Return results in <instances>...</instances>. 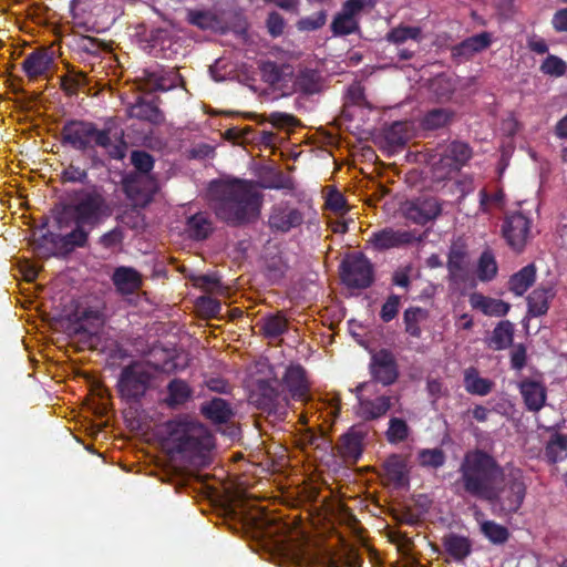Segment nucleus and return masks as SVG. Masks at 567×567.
Instances as JSON below:
<instances>
[{"instance_id": "f3484780", "label": "nucleus", "mask_w": 567, "mask_h": 567, "mask_svg": "<svg viewBox=\"0 0 567 567\" xmlns=\"http://www.w3.org/2000/svg\"><path fill=\"white\" fill-rule=\"evenodd\" d=\"M492 44V34L483 31L451 47V59L455 64L470 61L475 54L483 52Z\"/></svg>"}, {"instance_id": "a19ab883", "label": "nucleus", "mask_w": 567, "mask_h": 567, "mask_svg": "<svg viewBox=\"0 0 567 567\" xmlns=\"http://www.w3.org/2000/svg\"><path fill=\"white\" fill-rule=\"evenodd\" d=\"M406 122H394L384 130V141L386 146L392 150H402L410 140Z\"/></svg>"}, {"instance_id": "37998d69", "label": "nucleus", "mask_w": 567, "mask_h": 567, "mask_svg": "<svg viewBox=\"0 0 567 567\" xmlns=\"http://www.w3.org/2000/svg\"><path fill=\"white\" fill-rule=\"evenodd\" d=\"M385 40L392 44H403L408 40L420 42L422 40V29L414 25L400 24L392 28L386 34Z\"/></svg>"}, {"instance_id": "79ce46f5", "label": "nucleus", "mask_w": 567, "mask_h": 567, "mask_svg": "<svg viewBox=\"0 0 567 567\" xmlns=\"http://www.w3.org/2000/svg\"><path fill=\"white\" fill-rule=\"evenodd\" d=\"M427 311L421 307H410L403 313V323L405 332L413 337L420 338L422 330L420 323L427 319Z\"/></svg>"}, {"instance_id": "864d4df0", "label": "nucleus", "mask_w": 567, "mask_h": 567, "mask_svg": "<svg viewBox=\"0 0 567 567\" xmlns=\"http://www.w3.org/2000/svg\"><path fill=\"white\" fill-rule=\"evenodd\" d=\"M261 79L270 84L278 85L284 78L282 68L274 61H266L260 66Z\"/></svg>"}, {"instance_id": "4be33fe9", "label": "nucleus", "mask_w": 567, "mask_h": 567, "mask_svg": "<svg viewBox=\"0 0 567 567\" xmlns=\"http://www.w3.org/2000/svg\"><path fill=\"white\" fill-rule=\"evenodd\" d=\"M53 65L52 53L45 48L30 52L23 60L21 68L30 81L45 76Z\"/></svg>"}, {"instance_id": "ea45409f", "label": "nucleus", "mask_w": 567, "mask_h": 567, "mask_svg": "<svg viewBox=\"0 0 567 567\" xmlns=\"http://www.w3.org/2000/svg\"><path fill=\"white\" fill-rule=\"evenodd\" d=\"M258 326L264 337L268 339L279 338L288 330V321L281 312L261 318Z\"/></svg>"}, {"instance_id": "052dcab7", "label": "nucleus", "mask_w": 567, "mask_h": 567, "mask_svg": "<svg viewBox=\"0 0 567 567\" xmlns=\"http://www.w3.org/2000/svg\"><path fill=\"white\" fill-rule=\"evenodd\" d=\"M401 298L398 295H390L381 307L380 318L383 322L392 321L399 313Z\"/></svg>"}, {"instance_id": "0e129e2a", "label": "nucleus", "mask_w": 567, "mask_h": 567, "mask_svg": "<svg viewBox=\"0 0 567 567\" xmlns=\"http://www.w3.org/2000/svg\"><path fill=\"white\" fill-rule=\"evenodd\" d=\"M159 69L148 70L145 69L142 71V75L140 76L141 90L146 92H156L157 86H159Z\"/></svg>"}, {"instance_id": "6e6d98bb", "label": "nucleus", "mask_w": 567, "mask_h": 567, "mask_svg": "<svg viewBox=\"0 0 567 567\" xmlns=\"http://www.w3.org/2000/svg\"><path fill=\"white\" fill-rule=\"evenodd\" d=\"M131 163L135 169L141 174H148L154 167L153 156L142 150H136L131 153Z\"/></svg>"}, {"instance_id": "f03ea898", "label": "nucleus", "mask_w": 567, "mask_h": 567, "mask_svg": "<svg viewBox=\"0 0 567 567\" xmlns=\"http://www.w3.org/2000/svg\"><path fill=\"white\" fill-rule=\"evenodd\" d=\"M458 475L454 483L455 494L485 502L495 485L504 478V468L492 454L475 449L464 454Z\"/></svg>"}, {"instance_id": "7c9ffc66", "label": "nucleus", "mask_w": 567, "mask_h": 567, "mask_svg": "<svg viewBox=\"0 0 567 567\" xmlns=\"http://www.w3.org/2000/svg\"><path fill=\"white\" fill-rule=\"evenodd\" d=\"M116 289L125 295L133 293L142 286V277L137 270L121 266L114 270L112 277Z\"/></svg>"}, {"instance_id": "a878e982", "label": "nucleus", "mask_w": 567, "mask_h": 567, "mask_svg": "<svg viewBox=\"0 0 567 567\" xmlns=\"http://www.w3.org/2000/svg\"><path fill=\"white\" fill-rule=\"evenodd\" d=\"M468 302L475 310L482 311L489 317H504L508 313L511 305L501 299L484 296L481 292L470 295Z\"/></svg>"}, {"instance_id": "5701e85b", "label": "nucleus", "mask_w": 567, "mask_h": 567, "mask_svg": "<svg viewBox=\"0 0 567 567\" xmlns=\"http://www.w3.org/2000/svg\"><path fill=\"white\" fill-rule=\"evenodd\" d=\"M293 90L306 96L320 94L324 90V78L316 69H300L293 79Z\"/></svg>"}, {"instance_id": "ddd939ff", "label": "nucleus", "mask_w": 567, "mask_h": 567, "mask_svg": "<svg viewBox=\"0 0 567 567\" xmlns=\"http://www.w3.org/2000/svg\"><path fill=\"white\" fill-rule=\"evenodd\" d=\"M303 223V214L288 202L275 204L268 217V225L272 231L286 234Z\"/></svg>"}, {"instance_id": "72a5a7b5", "label": "nucleus", "mask_w": 567, "mask_h": 567, "mask_svg": "<svg viewBox=\"0 0 567 567\" xmlns=\"http://www.w3.org/2000/svg\"><path fill=\"white\" fill-rule=\"evenodd\" d=\"M536 280V267L528 264L517 272L513 274L508 280V290L515 296L522 297Z\"/></svg>"}, {"instance_id": "338daca9", "label": "nucleus", "mask_w": 567, "mask_h": 567, "mask_svg": "<svg viewBox=\"0 0 567 567\" xmlns=\"http://www.w3.org/2000/svg\"><path fill=\"white\" fill-rule=\"evenodd\" d=\"M265 188L269 189H295V182L291 177L285 175L282 172H277L275 175L264 185Z\"/></svg>"}, {"instance_id": "2eb2a0df", "label": "nucleus", "mask_w": 567, "mask_h": 567, "mask_svg": "<svg viewBox=\"0 0 567 567\" xmlns=\"http://www.w3.org/2000/svg\"><path fill=\"white\" fill-rule=\"evenodd\" d=\"M159 97L148 99L145 95H137L135 101L127 106L130 118L147 122L152 125H161L165 122L164 112L159 109Z\"/></svg>"}, {"instance_id": "f257e3e1", "label": "nucleus", "mask_w": 567, "mask_h": 567, "mask_svg": "<svg viewBox=\"0 0 567 567\" xmlns=\"http://www.w3.org/2000/svg\"><path fill=\"white\" fill-rule=\"evenodd\" d=\"M208 197L216 217L230 227H243L260 217L264 195L252 181L214 179Z\"/></svg>"}, {"instance_id": "20e7f679", "label": "nucleus", "mask_w": 567, "mask_h": 567, "mask_svg": "<svg viewBox=\"0 0 567 567\" xmlns=\"http://www.w3.org/2000/svg\"><path fill=\"white\" fill-rule=\"evenodd\" d=\"M109 216V205L102 194L96 190H80L78 198L63 207L55 217L59 229L69 227L70 217L74 224L89 226L91 229L100 225Z\"/></svg>"}, {"instance_id": "cd10ccee", "label": "nucleus", "mask_w": 567, "mask_h": 567, "mask_svg": "<svg viewBox=\"0 0 567 567\" xmlns=\"http://www.w3.org/2000/svg\"><path fill=\"white\" fill-rule=\"evenodd\" d=\"M103 326V313L97 309L87 308L79 315L74 324V332L89 338L97 337Z\"/></svg>"}, {"instance_id": "423d86ee", "label": "nucleus", "mask_w": 567, "mask_h": 567, "mask_svg": "<svg viewBox=\"0 0 567 567\" xmlns=\"http://www.w3.org/2000/svg\"><path fill=\"white\" fill-rule=\"evenodd\" d=\"M61 143L82 153L90 152L89 157L94 165L100 163L94 146H106L109 128L100 130L96 124L83 120H69L61 130Z\"/></svg>"}, {"instance_id": "c85d7f7f", "label": "nucleus", "mask_w": 567, "mask_h": 567, "mask_svg": "<svg viewBox=\"0 0 567 567\" xmlns=\"http://www.w3.org/2000/svg\"><path fill=\"white\" fill-rule=\"evenodd\" d=\"M214 224L207 213L199 212L189 216L185 224L187 236L196 241L207 239L214 231Z\"/></svg>"}, {"instance_id": "680f3d73", "label": "nucleus", "mask_w": 567, "mask_h": 567, "mask_svg": "<svg viewBox=\"0 0 567 567\" xmlns=\"http://www.w3.org/2000/svg\"><path fill=\"white\" fill-rule=\"evenodd\" d=\"M262 121L271 123L277 128L293 127L299 123L296 116L284 112H272L267 116L264 115Z\"/></svg>"}, {"instance_id": "c756f323", "label": "nucleus", "mask_w": 567, "mask_h": 567, "mask_svg": "<svg viewBox=\"0 0 567 567\" xmlns=\"http://www.w3.org/2000/svg\"><path fill=\"white\" fill-rule=\"evenodd\" d=\"M200 413L214 424H225L234 416L230 404L221 398H214L203 403Z\"/></svg>"}, {"instance_id": "69168bd1", "label": "nucleus", "mask_w": 567, "mask_h": 567, "mask_svg": "<svg viewBox=\"0 0 567 567\" xmlns=\"http://www.w3.org/2000/svg\"><path fill=\"white\" fill-rule=\"evenodd\" d=\"M179 81L181 75L175 70L159 69V86H157V90L162 92L169 91L175 89Z\"/></svg>"}, {"instance_id": "49530a36", "label": "nucleus", "mask_w": 567, "mask_h": 567, "mask_svg": "<svg viewBox=\"0 0 567 567\" xmlns=\"http://www.w3.org/2000/svg\"><path fill=\"white\" fill-rule=\"evenodd\" d=\"M545 456L551 464L563 461L567 456V434L553 435L545 447Z\"/></svg>"}, {"instance_id": "9d476101", "label": "nucleus", "mask_w": 567, "mask_h": 567, "mask_svg": "<svg viewBox=\"0 0 567 567\" xmlns=\"http://www.w3.org/2000/svg\"><path fill=\"white\" fill-rule=\"evenodd\" d=\"M282 554L296 567H338L330 551L311 547L306 540L284 544Z\"/></svg>"}, {"instance_id": "7ed1b4c3", "label": "nucleus", "mask_w": 567, "mask_h": 567, "mask_svg": "<svg viewBox=\"0 0 567 567\" xmlns=\"http://www.w3.org/2000/svg\"><path fill=\"white\" fill-rule=\"evenodd\" d=\"M166 444L189 460L203 458L214 445L213 435L202 422L178 415L164 424Z\"/></svg>"}, {"instance_id": "bb28decb", "label": "nucleus", "mask_w": 567, "mask_h": 567, "mask_svg": "<svg viewBox=\"0 0 567 567\" xmlns=\"http://www.w3.org/2000/svg\"><path fill=\"white\" fill-rule=\"evenodd\" d=\"M467 251L464 246L453 245L447 255L449 280L461 284L466 280Z\"/></svg>"}, {"instance_id": "b1692460", "label": "nucleus", "mask_w": 567, "mask_h": 567, "mask_svg": "<svg viewBox=\"0 0 567 567\" xmlns=\"http://www.w3.org/2000/svg\"><path fill=\"white\" fill-rule=\"evenodd\" d=\"M51 243L64 255L74 251L76 248L87 246L90 231L84 226L75 224L73 230L65 235L51 234Z\"/></svg>"}, {"instance_id": "0eeeda50", "label": "nucleus", "mask_w": 567, "mask_h": 567, "mask_svg": "<svg viewBox=\"0 0 567 567\" xmlns=\"http://www.w3.org/2000/svg\"><path fill=\"white\" fill-rule=\"evenodd\" d=\"M250 402L275 420H285L289 396L278 379H259L249 395Z\"/></svg>"}, {"instance_id": "de8ad7c7", "label": "nucleus", "mask_w": 567, "mask_h": 567, "mask_svg": "<svg viewBox=\"0 0 567 567\" xmlns=\"http://www.w3.org/2000/svg\"><path fill=\"white\" fill-rule=\"evenodd\" d=\"M187 21L202 30H216L219 25L218 17L210 10H188Z\"/></svg>"}, {"instance_id": "13d9d810", "label": "nucleus", "mask_w": 567, "mask_h": 567, "mask_svg": "<svg viewBox=\"0 0 567 567\" xmlns=\"http://www.w3.org/2000/svg\"><path fill=\"white\" fill-rule=\"evenodd\" d=\"M434 94L441 100H449L454 93V84L452 80L445 75L436 76L431 85Z\"/></svg>"}, {"instance_id": "774afa93", "label": "nucleus", "mask_w": 567, "mask_h": 567, "mask_svg": "<svg viewBox=\"0 0 567 567\" xmlns=\"http://www.w3.org/2000/svg\"><path fill=\"white\" fill-rule=\"evenodd\" d=\"M326 206L338 214H343L348 210L344 196L337 189L329 192L326 198Z\"/></svg>"}, {"instance_id": "1a4fd4ad", "label": "nucleus", "mask_w": 567, "mask_h": 567, "mask_svg": "<svg viewBox=\"0 0 567 567\" xmlns=\"http://www.w3.org/2000/svg\"><path fill=\"white\" fill-rule=\"evenodd\" d=\"M153 375L140 362L124 367L117 380L120 396L128 402H140L151 386Z\"/></svg>"}, {"instance_id": "aec40b11", "label": "nucleus", "mask_w": 567, "mask_h": 567, "mask_svg": "<svg viewBox=\"0 0 567 567\" xmlns=\"http://www.w3.org/2000/svg\"><path fill=\"white\" fill-rule=\"evenodd\" d=\"M282 388L288 393L289 399L302 401L307 398L309 392V383L306 375V370L300 364H292L286 369V372L280 381Z\"/></svg>"}, {"instance_id": "c03bdc74", "label": "nucleus", "mask_w": 567, "mask_h": 567, "mask_svg": "<svg viewBox=\"0 0 567 567\" xmlns=\"http://www.w3.org/2000/svg\"><path fill=\"white\" fill-rule=\"evenodd\" d=\"M480 530L483 536L494 545L505 544L511 536L508 528L494 520H483L480 523Z\"/></svg>"}, {"instance_id": "4c0bfd02", "label": "nucleus", "mask_w": 567, "mask_h": 567, "mask_svg": "<svg viewBox=\"0 0 567 567\" xmlns=\"http://www.w3.org/2000/svg\"><path fill=\"white\" fill-rule=\"evenodd\" d=\"M495 383L486 378H482L477 369L471 367L464 372V388L467 393L485 396L489 394Z\"/></svg>"}, {"instance_id": "dca6fc26", "label": "nucleus", "mask_w": 567, "mask_h": 567, "mask_svg": "<svg viewBox=\"0 0 567 567\" xmlns=\"http://www.w3.org/2000/svg\"><path fill=\"white\" fill-rule=\"evenodd\" d=\"M367 386V383H360L355 388V393L358 396V408L357 414L364 421H373L386 415L389 410L392 408V396L390 395H380L374 399L362 398L360 393Z\"/></svg>"}, {"instance_id": "6e6552de", "label": "nucleus", "mask_w": 567, "mask_h": 567, "mask_svg": "<svg viewBox=\"0 0 567 567\" xmlns=\"http://www.w3.org/2000/svg\"><path fill=\"white\" fill-rule=\"evenodd\" d=\"M341 281L351 289H367L374 282V266L361 251L348 254L340 264Z\"/></svg>"}, {"instance_id": "f704fd0d", "label": "nucleus", "mask_w": 567, "mask_h": 567, "mask_svg": "<svg viewBox=\"0 0 567 567\" xmlns=\"http://www.w3.org/2000/svg\"><path fill=\"white\" fill-rule=\"evenodd\" d=\"M364 435L360 431L351 430L346 433L339 445V453L346 461L357 462L362 455Z\"/></svg>"}, {"instance_id": "58836bf2", "label": "nucleus", "mask_w": 567, "mask_h": 567, "mask_svg": "<svg viewBox=\"0 0 567 567\" xmlns=\"http://www.w3.org/2000/svg\"><path fill=\"white\" fill-rule=\"evenodd\" d=\"M514 331V324L509 320L499 321L488 339V347L494 350L507 349L513 343Z\"/></svg>"}, {"instance_id": "4d7b16f0", "label": "nucleus", "mask_w": 567, "mask_h": 567, "mask_svg": "<svg viewBox=\"0 0 567 567\" xmlns=\"http://www.w3.org/2000/svg\"><path fill=\"white\" fill-rule=\"evenodd\" d=\"M327 21L326 11H318L309 17H305L297 22V29L299 31H315L322 28Z\"/></svg>"}, {"instance_id": "603ef678", "label": "nucleus", "mask_w": 567, "mask_h": 567, "mask_svg": "<svg viewBox=\"0 0 567 567\" xmlns=\"http://www.w3.org/2000/svg\"><path fill=\"white\" fill-rule=\"evenodd\" d=\"M540 71L550 76H563L567 71V63L559 56L549 54L540 64Z\"/></svg>"}, {"instance_id": "09e8293b", "label": "nucleus", "mask_w": 567, "mask_h": 567, "mask_svg": "<svg viewBox=\"0 0 567 567\" xmlns=\"http://www.w3.org/2000/svg\"><path fill=\"white\" fill-rule=\"evenodd\" d=\"M417 462L421 467L437 470L446 462V454L440 447L422 449L417 452Z\"/></svg>"}, {"instance_id": "2f4dec72", "label": "nucleus", "mask_w": 567, "mask_h": 567, "mask_svg": "<svg viewBox=\"0 0 567 567\" xmlns=\"http://www.w3.org/2000/svg\"><path fill=\"white\" fill-rule=\"evenodd\" d=\"M167 395L164 403L171 408L176 409L184 405L193 396V389L183 380L175 378L171 380L166 386Z\"/></svg>"}, {"instance_id": "3c124183", "label": "nucleus", "mask_w": 567, "mask_h": 567, "mask_svg": "<svg viewBox=\"0 0 567 567\" xmlns=\"http://www.w3.org/2000/svg\"><path fill=\"white\" fill-rule=\"evenodd\" d=\"M330 28L333 35L344 37L359 31L360 25L358 19L346 17L339 12L333 18Z\"/></svg>"}, {"instance_id": "a18cd8bd", "label": "nucleus", "mask_w": 567, "mask_h": 567, "mask_svg": "<svg viewBox=\"0 0 567 567\" xmlns=\"http://www.w3.org/2000/svg\"><path fill=\"white\" fill-rule=\"evenodd\" d=\"M498 271L495 256L491 249H485L477 262V278L483 282L492 281Z\"/></svg>"}, {"instance_id": "4468645a", "label": "nucleus", "mask_w": 567, "mask_h": 567, "mask_svg": "<svg viewBox=\"0 0 567 567\" xmlns=\"http://www.w3.org/2000/svg\"><path fill=\"white\" fill-rule=\"evenodd\" d=\"M417 240H420V238H417L413 231L385 227L381 230L373 231L368 243L373 249L384 251L392 248L404 247Z\"/></svg>"}, {"instance_id": "412c9836", "label": "nucleus", "mask_w": 567, "mask_h": 567, "mask_svg": "<svg viewBox=\"0 0 567 567\" xmlns=\"http://www.w3.org/2000/svg\"><path fill=\"white\" fill-rule=\"evenodd\" d=\"M473 156L472 147L462 141L451 142L444 150L440 163L447 168L446 174L457 173Z\"/></svg>"}, {"instance_id": "c9c22d12", "label": "nucleus", "mask_w": 567, "mask_h": 567, "mask_svg": "<svg viewBox=\"0 0 567 567\" xmlns=\"http://www.w3.org/2000/svg\"><path fill=\"white\" fill-rule=\"evenodd\" d=\"M386 478L395 486L401 487L408 483V465L399 454L390 455L383 464Z\"/></svg>"}, {"instance_id": "bf43d9fd", "label": "nucleus", "mask_w": 567, "mask_h": 567, "mask_svg": "<svg viewBox=\"0 0 567 567\" xmlns=\"http://www.w3.org/2000/svg\"><path fill=\"white\" fill-rule=\"evenodd\" d=\"M101 147L106 151L107 156L112 159L122 161L126 156L127 143L124 140L123 133L117 141L113 143L111 140V130L109 128V143L106 146Z\"/></svg>"}, {"instance_id": "f8f14e48", "label": "nucleus", "mask_w": 567, "mask_h": 567, "mask_svg": "<svg viewBox=\"0 0 567 567\" xmlns=\"http://www.w3.org/2000/svg\"><path fill=\"white\" fill-rule=\"evenodd\" d=\"M532 220L523 213L507 215L502 225V234L507 245L515 251L520 252L526 246Z\"/></svg>"}, {"instance_id": "39448f33", "label": "nucleus", "mask_w": 567, "mask_h": 567, "mask_svg": "<svg viewBox=\"0 0 567 567\" xmlns=\"http://www.w3.org/2000/svg\"><path fill=\"white\" fill-rule=\"evenodd\" d=\"M527 494V485L520 471L504 474L499 484L491 492L485 502L489 504L492 513L497 517H512L518 513Z\"/></svg>"}, {"instance_id": "6ab92c4d", "label": "nucleus", "mask_w": 567, "mask_h": 567, "mask_svg": "<svg viewBox=\"0 0 567 567\" xmlns=\"http://www.w3.org/2000/svg\"><path fill=\"white\" fill-rule=\"evenodd\" d=\"M442 213V205L435 197H425L409 204L405 217L416 225H426L437 218Z\"/></svg>"}, {"instance_id": "5fc2aeb1", "label": "nucleus", "mask_w": 567, "mask_h": 567, "mask_svg": "<svg viewBox=\"0 0 567 567\" xmlns=\"http://www.w3.org/2000/svg\"><path fill=\"white\" fill-rule=\"evenodd\" d=\"M124 189L128 198L143 206L152 200V194L141 189L140 182L137 179H126L124 183Z\"/></svg>"}, {"instance_id": "e433bc0d", "label": "nucleus", "mask_w": 567, "mask_h": 567, "mask_svg": "<svg viewBox=\"0 0 567 567\" xmlns=\"http://www.w3.org/2000/svg\"><path fill=\"white\" fill-rule=\"evenodd\" d=\"M455 117V112L446 107L429 110L421 118V127L424 131H435L450 125Z\"/></svg>"}, {"instance_id": "8fccbe9b", "label": "nucleus", "mask_w": 567, "mask_h": 567, "mask_svg": "<svg viewBox=\"0 0 567 567\" xmlns=\"http://www.w3.org/2000/svg\"><path fill=\"white\" fill-rule=\"evenodd\" d=\"M410 434V427L405 420L401 417H391L389 420V427L385 432V437L389 443L398 444L404 442Z\"/></svg>"}, {"instance_id": "e2e57ef3", "label": "nucleus", "mask_w": 567, "mask_h": 567, "mask_svg": "<svg viewBox=\"0 0 567 567\" xmlns=\"http://www.w3.org/2000/svg\"><path fill=\"white\" fill-rule=\"evenodd\" d=\"M124 240V230L121 227H114L99 238V244L105 249H113L121 246Z\"/></svg>"}, {"instance_id": "393cba45", "label": "nucleus", "mask_w": 567, "mask_h": 567, "mask_svg": "<svg viewBox=\"0 0 567 567\" xmlns=\"http://www.w3.org/2000/svg\"><path fill=\"white\" fill-rule=\"evenodd\" d=\"M555 296L556 290L551 284L539 285L527 296L528 315L532 317L546 315Z\"/></svg>"}, {"instance_id": "9b49d317", "label": "nucleus", "mask_w": 567, "mask_h": 567, "mask_svg": "<svg viewBox=\"0 0 567 567\" xmlns=\"http://www.w3.org/2000/svg\"><path fill=\"white\" fill-rule=\"evenodd\" d=\"M371 380L383 386L394 384L400 375L395 355L389 349L382 348L371 354L369 363Z\"/></svg>"}, {"instance_id": "473e14b6", "label": "nucleus", "mask_w": 567, "mask_h": 567, "mask_svg": "<svg viewBox=\"0 0 567 567\" xmlns=\"http://www.w3.org/2000/svg\"><path fill=\"white\" fill-rule=\"evenodd\" d=\"M445 551L456 561L466 558L472 551V542L468 537L449 533L442 538Z\"/></svg>"}, {"instance_id": "a211bd4d", "label": "nucleus", "mask_w": 567, "mask_h": 567, "mask_svg": "<svg viewBox=\"0 0 567 567\" xmlns=\"http://www.w3.org/2000/svg\"><path fill=\"white\" fill-rule=\"evenodd\" d=\"M517 389L522 395L525 409L528 412H539L547 401V388L544 382L532 378H524L518 382Z\"/></svg>"}]
</instances>
